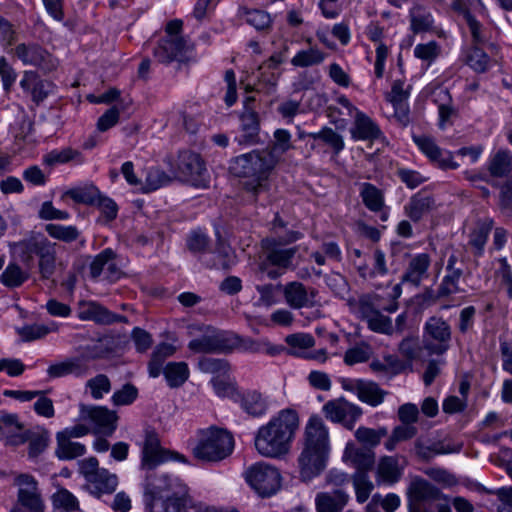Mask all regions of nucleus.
I'll return each instance as SVG.
<instances>
[{"label": "nucleus", "instance_id": "nucleus-38", "mask_svg": "<svg viewBox=\"0 0 512 512\" xmlns=\"http://www.w3.org/2000/svg\"><path fill=\"white\" fill-rule=\"evenodd\" d=\"M358 399L372 407H376L383 403L387 391L381 389L379 385L372 381L363 380L360 383Z\"/></svg>", "mask_w": 512, "mask_h": 512}, {"label": "nucleus", "instance_id": "nucleus-22", "mask_svg": "<svg viewBox=\"0 0 512 512\" xmlns=\"http://www.w3.org/2000/svg\"><path fill=\"white\" fill-rule=\"evenodd\" d=\"M435 208L436 202L433 195L425 190H420L410 197L404 206V213L412 222L418 223Z\"/></svg>", "mask_w": 512, "mask_h": 512}, {"label": "nucleus", "instance_id": "nucleus-50", "mask_svg": "<svg viewBox=\"0 0 512 512\" xmlns=\"http://www.w3.org/2000/svg\"><path fill=\"white\" fill-rule=\"evenodd\" d=\"M352 480L357 501L364 503L367 501L374 488L373 483L370 481L368 474L364 472H355L352 476Z\"/></svg>", "mask_w": 512, "mask_h": 512}, {"label": "nucleus", "instance_id": "nucleus-48", "mask_svg": "<svg viewBox=\"0 0 512 512\" xmlns=\"http://www.w3.org/2000/svg\"><path fill=\"white\" fill-rule=\"evenodd\" d=\"M210 239L209 237L199 231H191L190 234L187 236L186 239V246L187 249L196 256H199L200 259L203 261L206 257V253L208 251Z\"/></svg>", "mask_w": 512, "mask_h": 512}, {"label": "nucleus", "instance_id": "nucleus-14", "mask_svg": "<svg viewBox=\"0 0 512 512\" xmlns=\"http://www.w3.org/2000/svg\"><path fill=\"white\" fill-rule=\"evenodd\" d=\"M18 486V504L13 512H44V504L36 479L29 474H19L15 478Z\"/></svg>", "mask_w": 512, "mask_h": 512}, {"label": "nucleus", "instance_id": "nucleus-45", "mask_svg": "<svg viewBox=\"0 0 512 512\" xmlns=\"http://www.w3.org/2000/svg\"><path fill=\"white\" fill-rule=\"evenodd\" d=\"M54 512H80L77 498L67 489H60L52 496Z\"/></svg>", "mask_w": 512, "mask_h": 512}, {"label": "nucleus", "instance_id": "nucleus-3", "mask_svg": "<svg viewBox=\"0 0 512 512\" xmlns=\"http://www.w3.org/2000/svg\"><path fill=\"white\" fill-rule=\"evenodd\" d=\"M330 452L329 432L321 417L311 416L305 426L303 448L298 457L300 478L308 482L326 468Z\"/></svg>", "mask_w": 512, "mask_h": 512}, {"label": "nucleus", "instance_id": "nucleus-58", "mask_svg": "<svg viewBox=\"0 0 512 512\" xmlns=\"http://www.w3.org/2000/svg\"><path fill=\"white\" fill-rule=\"evenodd\" d=\"M366 323L368 328L373 332L386 335H392L394 333L391 318L383 315L381 310L370 317Z\"/></svg>", "mask_w": 512, "mask_h": 512}, {"label": "nucleus", "instance_id": "nucleus-36", "mask_svg": "<svg viewBox=\"0 0 512 512\" xmlns=\"http://www.w3.org/2000/svg\"><path fill=\"white\" fill-rule=\"evenodd\" d=\"M492 226L493 220L488 219L484 222L478 223L477 227L470 233L468 244L472 247L475 257L483 256L484 248Z\"/></svg>", "mask_w": 512, "mask_h": 512}, {"label": "nucleus", "instance_id": "nucleus-23", "mask_svg": "<svg viewBox=\"0 0 512 512\" xmlns=\"http://www.w3.org/2000/svg\"><path fill=\"white\" fill-rule=\"evenodd\" d=\"M81 320H91L97 324L110 325L113 323H127L128 319L124 315L116 314L101 304L90 301L83 305L79 312Z\"/></svg>", "mask_w": 512, "mask_h": 512}, {"label": "nucleus", "instance_id": "nucleus-24", "mask_svg": "<svg viewBox=\"0 0 512 512\" xmlns=\"http://www.w3.org/2000/svg\"><path fill=\"white\" fill-rule=\"evenodd\" d=\"M185 46L186 43L182 37H166L158 42L153 55L161 63H170L184 56Z\"/></svg>", "mask_w": 512, "mask_h": 512}, {"label": "nucleus", "instance_id": "nucleus-9", "mask_svg": "<svg viewBox=\"0 0 512 512\" xmlns=\"http://www.w3.org/2000/svg\"><path fill=\"white\" fill-rule=\"evenodd\" d=\"M442 500V491L423 478H415L407 489L409 512H436L437 504Z\"/></svg>", "mask_w": 512, "mask_h": 512}, {"label": "nucleus", "instance_id": "nucleus-42", "mask_svg": "<svg viewBox=\"0 0 512 512\" xmlns=\"http://www.w3.org/2000/svg\"><path fill=\"white\" fill-rule=\"evenodd\" d=\"M360 196L364 205L373 212L382 210L384 206V196L380 189L375 185L365 182L361 184Z\"/></svg>", "mask_w": 512, "mask_h": 512}, {"label": "nucleus", "instance_id": "nucleus-32", "mask_svg": "<svg viewBox=\"0 0 512 512\" xmlns=\"http://www.w3.org/2000/svg\"><path fill=\"white\" fill-rule=\"evenodd\" d=\"M87 371V364L78 357L68 358L62 362L52 364L47 369V374L51 378H59L67 375L82 376Z\"/></svg>", "mask_w": 512, "mask_h": 512}, {"label": "nucleus", "instance_id": "nucleus-8", "mask_svg": "<svg viewBox=\"0 0 512 512\" xmlns=\"http://www.w3.org/2000/svg\"><path fill=\"white\" fill-rule=\"evenodd\" d=\"M452 329L450 324L440 316L429 317L423 326L422 347L428 355L441 356L451 346Z\"/></svg>", "mask_w": 512, "mask_h": 512}, {"label": "nucleus", "instance_id": "nucleus-39", "mask_svg": "<svg viewBox=\"0 0 512 512\" xmlns=\"http://www.w3.org/2000/svg\"><path fill=\"white\" fill-rule=\"evenodd\" d=\"M86 452L85 445L79 442H73L63 434L57 435L56 455L61 460H72L84 455Z\"/></svg>", "mask_w": 512, "mask_h": 512}, {"label": "nucleus", "instance_id": "nucleus-56", "mask_svg": "<svg viewBox=\"0 0 512 512\" xmlns=\"http://www.w3.org/2000/svg\"><path fill=\"white\" fill-rule=\"evenodd\" d=\"M99 193V189L91 185L89 187L84 188L70 189L66 192V195L69 196L76 203L94 205Z\"/></svg>", "mask_w": 512, "mask_h": 512}, {"label": "nucleus", "instance_id": "nucleus-13", "mask_svg": "<svg viewBox=\"0 0 512 512\" xmlns=\"http://www.w3.org/2000/svg\"><path fill=\"white\" fill-rule=\"evenodd\" d=\"M255 97L247 96L243 101V109L239 114L241 134L235 138L239 145L252 146L261 142L260 117L255 109Z\"/></svg>", "mask_w": 512, "mask_h": 512}, {"label": "nucleus", "instance_id": "nucleus-54", "mask_svg": "<svg viewBox=\"0 0 512 512\" xmlns=\"http://www.w3.org/2000/svg\"><path fill=\"white\" fill-rule=\"evenodd\" d=\"M171 182V177L160 168L151 167L146 176L144 191H155Z\"/></svg>", "mask_w": 512, "mask_h": 512}, {"label": "nucleus", "instance_id": "nucleus-40", "mask_svg": "<svg viewBox=\"0 0 512 512\" xmlns=\"http://www.w3.org/2000/svg\"><path fill=\"white\" fill-rule=\"evenodd\" d=\"M453 9L463 16L466 24L471 32L472 40L475 45L481 44L485 41V37L482 33V24L472 15L469 7L460 1L453 3Z\"/></svg>", "mask_w": 512, "mask_h": 512}, {"label": "nucleus", "instance_id": "nucleus-30", "mask_svg": "<svg viewBox=\"0 0 512 512\" xmlns=\"http://www.w3.org/2000/svg\"><path fill=\"white\" fill-rule=\"evenodd\" d=\"M118 482L119 480L116 474L102 468L87 484L89 492L97 498H100L103 494H112L115 492Z\"/></svg>", "mask_w": 512, "mask_h": 512}, {"label": "nucleus", "instance_id": "nucleus-1", "mask_svg": "<svg viewBox=\"0 0 512 512\" xmlns=\"http://www.w3.org/2000/svg\"><path fill=\"white\" fill-rule=\"evenodd\" d=\"M170 453L161 446L158 433L144 429L140 468L145 471L144 502L150 512H201L189 495L187 485L177 476L156 468L169 460Z\"/></svg>", "mask_w": 512, "mask_h": 512}, {"label": "nucleus", "instance_id": "nucleus-62", "mask_svg": "<svg viewBox=\"0 0 512 512\" xmlns=\"http://www.w3.org/2000/svg\"><path fill=\"white\" fill-rule=\"evenodd\" d=\"M54 88L55 85L51 81L42 80L38 77L30 93L33 102L41 103L53 92Z\"/></svg>", "mask_w": 512, "mask_h": 512}, {"label": "nucleus", "instance_id": "nucleus-47", "mask_svg": "<svg viewBox=\"0 0 512 512\" xmlns=\"http://www.w3.org/2000/svg\"><path fill=\"white\" fill-rule=\"evenodd\" d=\"M388 435V430L385 427H380L378 429H372L364 426H360L355 431V438L365 447L371 449L376 447L383 437Z\"/></svg>", "mask_w": 512, "mask_h": 512}, {"label": "nucleus", "instance_id": "nucleus-21", "mask_svg": "<svg viewBox=\"0 0 512 512\" xmlns=\"http://www.w3.org/2000/svg\"><path fill=\"white\" fill-rule=\"evenodd\" d=\"M466 258L465 253H452L449 256L446 266L447 275L443 278L438 290L440 296H448L458 292V283L464 275Z\"/></svg>", "mask_w": 512, "mask_h": 512}, {"label": "nucleus", "instance_id": "nucleus-44", "mask_svg": "<svg viewBox=\"0 0 512 512\" xmlns=\"http://www.w3.org/2000/svg\"><path fill=\"white\" fill-rule=\"evenodd\" d=\"M29 278L17 263L11 262L0 275V282L7 288H18Z\"/></svg>", "mask_w": 512, "mask_h": 512}, {"label": "nucleus", "instance_id": "nucleus-31", "mask_svg": "<svg viewBox=\"0 0 512 512\" xmlns=\"http://www.w3.org/2000/svg\"><path fill=\"white\" fill-rule=\"evenodd\" d=\"M349 500V495L341 489L322 492L316 496L317 512H340Z\"/></svg>", "mask_w": 512, "mask_h": 512}, {"label": "nucleus", "instance_id": "nucleus-18", "mask_svg": "<svg viewBox=\"0 0 512 512\" xmlns=\"http://www.w3.org/2000/svg\"><path fill=\"white\" fill-rule=\"evenodd\" d=\"M484 171L488 172L491 181H512V152L507 148H500L489 154Z\"/></svg>", "mask_w": 512, "mask_h": 512}, {"label": "nucleus", "instance_id": "nucleus-52", "mask_svg": "<svg viewBox=\"0 0 512 512\" xmlns=\"http://www.w3.org/2000/svg\"><path fill=\"white\" fill-rule=\"evenodd\" d=\"M490 57L477 45L473 46L467 55V64L477 73L488 70Z\"/></svg>", "mask_w": 512, "mask_h": 512}, {"label": "nucleus", "instance_id": "nucleus-55", "mask_svg": "<svg viewBox=\"0 0 512 512\" xmlns=\"http://www.w3.org/2000/svg\"><path fill=\"white\" fill-rule=\"evenodd\" d=\"M198 368L203 373L224 375L229 371L230 365L224 359L202 357L198 361Z\"/></svg>", "mask_w": 512, "mask_h": 512}, {"label": "nucleus", "instance_id": "nucleus-29", "mask_svg": "<svg viewBox=\"0 0 512 512\" xmlns=\"http://www.w3.org/2000/svg\"><path fill=\"white\" fill-rule=\"evenodd\" d=\"M351 133L352 137L358 140H375L382 137L379 126L362 111H357Z\"/></svg>", "mask_w": 512, "mask_h": 512}, {"label": "nucleus", "instance_id": "nucleus-51", "mask_svg": "<svg viewBox=\"0 0 512 512\" xmlns=\"http://www.w3.org/2000/svg\"><path fill=\"white\" fill-rule=\"evenodd\" d=\"M440 45L432 40L427 43L417 44L414 48V56L427 63L430 66L440 55Z\"/></svg>", "mask_w": 512, "mask_h": 512}, {"label": "nucleus", "instance_id": "nucleus-26", "mask_svg": "<svg viewBox=\"0 0 512 512\" xmlns=\"http://www.w3.org/2000/svg\"><path fill=\"white\" fill-rule=\"evenodd\" d=\"M240 407L252 417L265 415L269 408L268 397L258 390H246L239 394Z\"/></svg>", "mask_w": 512, "mask_h": 512}, {"label": "nucleus", "instance_id": "nucleus-11", "mask_svg": "<svg viewBox=\"0 0 512 512\" xmlns=\"http://www.w3.org/2000/svg\"><path fill=\"white\" fill-rule=\"evenodd\" d=\"M79 419L87 423L95 434L111 436L117 428L118 415L105 406L80 404Z\"/></svg>", "mask_w": 512, "mask_h": 512}, {"label": "nucleus", "instance_id": "nucleus-43", "mask_svg": "<svg viewBox=\"0 0 512 512\" xmlns=\"http://www.w3.org/2000/svg\"><path fill=\"white\" fill-rule=\"evenodd\" d=\"M326 58V54L317 47H310L306 50H300L291 59V64L295 67L306 68L321 64Z\"/></svg>", "mask_w": 512, "mask_h": 512}, {"label": "nucleus", "instance_id": "nucleus-53", "mask_svg": "<svg viewBox=\"0 0 512 512\" xmlns=\"http://www.w3.org/2000/svg\"><path fill=\"white\" fill-rule=\"evenodd\" d=\"M56 326H46L43 324H30L25 325L21 328L17 329L18 335L21 337V339L25 342L34 341L40 338H43L51 331H55Z\"/></svg>", "mask_w": 512, "mask_h": 512}, {"label": "nucleus", "instance_id": "nucleus-63", "mask_svg": "<svg viewBox=\"0 0 512 512\" xmlns=\"http://www.w3.org/2000/svg\"><path fill=\"white\" fill-rule=\"evenodd\" d=\"M322 141L329 145L334 154L338 155L344 149L343 137L330 127L322 128Z\"/></svg>", "mask_w": 512, "mask_h": 512}, {"label": "nucleus", "instance_id": "nucleus-34", "mask_svg": "<svg viewBox=\"0 0 512 512\" xmlns=\"http://www.w3.org/2000/svg\"><path fill=\"white\" fill-rule=\"evenodd\" d=\"M410 28L413 33L428 32L433 28L434 18L431 12L422 5H414L409 11Z\"/></svg>", "mask_w": 512, "mask_h": 512}, {"label": "nucleus", "instance_id": "nucleus-46", "mask_svg": "<svg viewBox=\"0 0 512 512\" xmlns=\"http://www.w3.org/2000/svg\"><path fill=\"white\" fill-rule=\"evenodd\" d=\"M245 21L257 31L267 32L271 29L272 19L269 13L260 9L243 10Z\"/></svg>", "mask_w": 512, "mask_h": 512}, {"label": "nucleus", "instance_id": "nucleus-17", "mask_svg": "<svg viewBox=\"0 0 512 512\" xmlns=\"http://www.w3.org/2000/svg\"><path fill=\"white\" fill-rule=\"evenodd\" d=\"M323 413L327 419L334 423H342L345 428L352 430L363 411L361 407L348 402L341 397L329 400L323 406Z\"/></svg>", "mask_w": 512, "mask_h": 512}, {"label": "nucleus", "instance_id": "nucleus-37", "mask_svg": "<svg viewBox=\"0 0 512 512\" xmlns=\"http://www.w3.org/2000/svg\"><path fill=\"white\" fill-rule=\"evenodd\" d=\"M213 254L214 258L211 263L207 262V257L203 259V264L206 267L228 270L235 263V255L231 247L222 241L218 242Z\"/></svg>", "mask_w": 512, "mask_h": 512}, {"label": "nucleus", "instance_id": "nucleus-12", "mask_svg": "<svg viewBox=\"0 0 512 512\" xmlns=\"http://www.w3.org/2000/svg\"><path fill=\"white\" fill-rule=\"evenodd\" d=\"M247 483L261 496L269 497L280 487L279 471L268 464L256 463L245 472Z\"/></svg>", "mask_w": 512, "mask_h": 512}, {"label": "nucleus", "instance_id": "nucleus-57", "mask_svg": "<svg viewBox=\"0 0 512 512\" xmlns=\"http://www.w3.org/2000/svg\"><path fill=\"white\" fill-rule=\"evenodd\" d=\"M138 397V389L132 383H126L121 389L116 390L112 395V403L115 406L131 405Z\"/></svg>", "mask_w": 512, "mask_h": 512}, {"label": "nucleus", "instance_id": "nucleus-28", "mask_svg": "<svg viewBox=\"0 0 512 512\" xmlns=\"http://www.w3.org/2000/svg\"><path fill=\"white\" fill-rule=\"evenodd\" d=\"M378 295H362L357 304V312L359 317L367 321L370 317L376 314L379 310L393 313L398 309V302L391 301L388 305H382Z\"/></svg>", "mask_w": 512, "mask_h": 512}, {"label": "nucleus", "instance_id": "nucleus-19", "mask_svg": "<svg viewBox=\"0 0 512 512\" xmlns=\"http://www.w3.org/2000/svg\"><path fill=\"white\" fill-rule=\"evenodd\" d=\"M283 294L286 303L293 309L313 308L318 306L316 296L318 291L315 288L307 289L298 281L287 283L283 286Z\"/></svg>", "mask_w": 512, "mask_h": 512}, {"label": "nucleus", "instance_id": "nucleus-4", "mask_svg": "<svg viewBox=\"0 0 512 512\" xmlns=\"http://www.w3.org/2000/svg\"><path fill=\"white\" fill-rule=\"evenodd\" d=\"M299 419L294 410L285 409L261 426L254 439L259 454L268 458H278L286 454L298 428Z\"/></svg>", "mask_w": 512, "mask_h": 512}, {"label": "nucleus", "instance_id": "nucleus-49", "mask_svg": "<svg viewBox=\"0 0 512 512\" xmlns=\"http://www.w3.org/2000/svg\"><path fill=\"white\" fill-rule=\"evenodd\" d=\"M45 231L50 237L66 243L75 241L80 234L76 226H64L52 223L45 226Z\"/></svg>", "mask_w": 512, "mask_h": 512}, {"label": "nucleus", "instance_id": "nucleus-7", "mask_svg": "<svg viewBox=\"0 0 512 512\" xmlns=\"http://www.w3.org/2000/svg\"><path fill=\"white\" fill-rule=\"evenodd\" d=\"M193 331L199 335L188 343V348L194 353L228 354L236 343L234 332L221 330L211 325H195Z\"/></svg>", "mask_w": 512, "mask_h": 512}, {"label": "nucleus", "instance_id": "nucleus-16", "mask_svg": "<svg viewBox=\"0 0 512 512\" xmlns=\"http://www.w3.org/2000/svg\"><path fill=\"white\" fill-rule=\"evenodd\" d=\"M92 279H98L103 275V279L109 283H114L123 277L117 254L111 248H106L97 254L89 266Z\"/></svg>", "mask_w": 512, "mask_h": 512}, {"label": "nucleus", "instance_id": "nucleus-59", "mask_svg": "<svg viewBox=\"0 0 512 512\" xmlns=\"http://www.w3.org/2000/svg\"><path fill=\"white\" fill-rule=\"evenodd\" d=\"M86 386L90 388L91 395L96 400L103 398V395L111 389L110 380L105 374H98L89 379Z\"/></svg>", "mask_w": 512, "mask_h": 512}, {"label": "nucleus", "instance_id": "nucleus-25", "mask_svg": "<svg viewBox=\"0 0 512 512\" xmlns=\"http://www.w3.org/2000/svg\"><path fill=\"white\" fill-rule=\"evenodd\" d=\"M29 442L28 454L30 458L39 456L47 448L49 443V434L46 430L32 431L25 430L11 436V443L14 445Z\"/></svg>", "mask_w": 512, "mask_h": 512}, {"label": "nucleus", "instance_id": "nucleus-2", "mask_svg": "<svg viewBox=\"0 0 512 512\" xmlns=\"http://www.w3.org/2000/svg\"><path fill=\"white\" fill-rule=\"evenodd\" d=\"M277 164L274 153L256 149L230 160L229 171L236 177L248 178L243 189L250 202L256 203L260 195L269 191V176Z\"/></svg>", "mask_w": 512, "mask_h": 512}, {"label": "nucleus", "instance_id": "nucleus-15", "mask_svg": "<svg viewBox=\"0 0 512 512\" xmlns=\"http://www.w3.org/2000/svg\"><path fill=\"white\" fill-rule=\"evenodd\" d=\"M177 167L183 179L193 186L202 188L208 186V172L199 154L191 151L180 153Z\"/></svg>", "mask_w": 512, "mask_h": 512}, {"label": "nucleus", "instance_id": "nucleus-61", "mask_svg": "<svg viewBox=\"0 0 512 512\" xmlns=\"http://www.w3.org/2000/svg\"><path fill=\"white\" fill-rule=\"evenodd\" d=\"M398 350L400 354L407 360H415L419 355V342L415 336L405 337L400 343Z\"/></svg>", "mask_w": 512, "mask_h": 512}, {"label": "nucleus", "instance_id": "nucleus-27", "mask_svg": "<svg viewBox=\"0 0 512 512\" xmlns=\"http://www.w3.org/2000/svg\"><path fill=\"white\" fill-rule=\"evenodd\" d=\"M343 457L350 460L356 468V472L367 474L368 471L373 469L375 464V455L371 449L367 447L356 448L352 443H347Z\"/></svg>", "mask_w": 512, "mask_h": 512}, {"label": "nucleus", "instance_id": "nucleus-20", "mask_svg": "<svg viewBox=\"0 0 512 512\" xmlns=\"http://www.w3.org/2000/svg\"><path fill=\"white\" fill-rule=\"evenodd\" d=\"M413 140L418 148L429 160L442 169H456L458 164L453 161L450 151L441 149L433 138L428 136H413Z\"/></svg>", "mask_w": 512, "mask_h": 512}, {"label": "nucleus", "instance_id": "nucleus-35", "mask_svg": "<svg viewBox=\"0 0 512 512\" xmlns=\"http://www.w3.org/2000/svg\"><path fill=\"white\" fill-rule=\"evenodd\" d=\"M85 158L83 154L76 149L71 147H65L61 150H52L43 157V162L48 166H54L57 164H66L74 162L77 165L84 163Z\"/></svg>", "mask_w": 512, "mask_h": 512}, {"label": "nucleus", "instance_id": "nucleus-5", "mask_svg": "<svg viewBox=\"0 0 512 512\" xmlns=\"http://www.w3.org/2000/svg\"><path fill=\"white\" fill-rule=\"evenodd\" d=\"M197 436V442L192 448V455L201 462H220L233 452L234 438L226 429L211 426L200 429Z\"/></svg>", "mask_w": 512, "mask_h": 512}, {"label": "nucleus", "instance_id": "nucleus-60", "mask_svg": "<svg viewBox=\"0 0 512 512\" xmlns=\"http://www.w3.org/2000/svg\"><path fill=\"white\" fill-rule=\"evenodd\" d=\"M498 207L505 215L512 214V181L499 182Z\"/></svg>", "mask_w": 512, "mask_h": 512}, {"label": "nucleus", "instance_id": "nucleus-10", "mask_svg": "<svg viewBox=\"0 0 512 512\" xmlns=\"http://www.w3.org/2000/svg\"><path fill=\"white\" fill-rule=\"evenodd\" d=\"M11 53L24 66L34 67L43 74L55 71L59 65L58 59L52 53L34 41L18 43Z\"/></svg>", "mask_w": 512, "mask_h": 512}, {"label": "nucleus", "instance_id": "nucleus-33", "mask_svg": "<svg viewBox=\"0 0 512 512\" xmlns=\"http://www.w3.org/2000/svg\"><path fill=\"white\" fill-rule=\"evenodd\" d=\"M430 262V257L426 253H420L414 256L409 262L406 272L402 276V282H409L418 286L422 279L427 276Z\"/></svg>", "mask_w": 512, "mask_h": 512}, {"label": "nucleus", "instance_id": "nucleus-64", "mask_svg": "<svg viewBox=\"0 0 512 512\" xmlns=\"http://www.w3.org/2000/svg\"><path fill=\"white\" fill-rule=\"evenodd\" d=\"M94 206H97L101 210L108 221L114 220L117 217V204L113 199L103 195L101 192L98 194Z\"/></svg>", "mask_w": 512, "mask_h": 512}, {"label": "nucleus", "instance_id": "nucleus-6", "mask_svg": "<svg viewBox=\"0 0 512 512\" xmlns=\"http://www.w3.org/2000/svg\"><path fill=\"white\" fill-rule=\"evenodd\" d=\"M262 253L257 264L258 272L275 280L293 269V261L298 252L297 246L285 247L276 238H265L261 242Z\"/></svg>", "mask_w": 512, "mask_h": 512}, {"label": "nucleus", "instance_id": "nucleus-41", "mask_svg": "<svg viewBox=\"0 0 512 512\" xmlns=\"http://www.w3.org/2000/svg\"><path fill=\"white\" fill-rule=\"evenodd\" d=\"M163 374L170 388H178L189 378V368L185 362H169Z\"/></svg>", "mask_w": 512, "mask_h": 512}]
</instances>
